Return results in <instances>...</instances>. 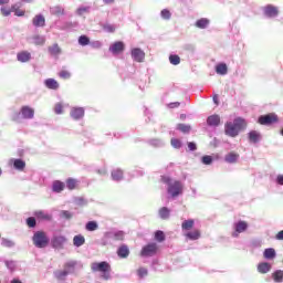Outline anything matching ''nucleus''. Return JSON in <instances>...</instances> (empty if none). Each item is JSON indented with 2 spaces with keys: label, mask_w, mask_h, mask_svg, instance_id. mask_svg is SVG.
Listing matches in <instances>:
<instances>
[{
  "label": "nucleus",
  "mask_w": 283,
  "mask_h": 283,
  "mask_svg": "<svg viewBox=\"0 0 283 283\" xmlns=\"http://www.w3.org/2000/svg\"><path fill=\"white\" fill-rule=\"evenodd\" d=\"M117 255L122 259L129 258V247L122 244L117 250Z\"/></svg>",
  "instance_id": "16"
},
{
  "label": "nucleus",
  "mask_w": 283,
  "mask_h": 283,
  "mask_svg": "<svg viewBox=\"0 0 283 283\" xmlns=\"http://www.w3.org/2000/svg\"><path fill=\"white\" fill-rule=\"evenodd\" d=\"M113 238L116 242H123V240H125V232L117 231L114 233Z\"/></svg>",
  "instance_id": "40"
},
{
  "label": "nucleus",
  "mask_w": 283,
  "mask_h": 283,
  "mask_svg": "<svg viewBox=\"0 0 283 283\" xmlns=\"http://www.w3.org/2000/svg\"><path fill=\"white\" fill-rule=\"evenodd\" d=\"M209 25V19L207 18H201L197 20L196 22V28H199L200 30H205Z\"/></svg>",
  "instance_id": "28"
},
{
  "label": "nucleus",
  "mask_w": 283,
  "mask_h": 283,
  "mask_svg": "<svg viewBox=\"0 0 283 283\" xmlns=\"http://www.w3.org/2000/svg\"><path fill=\"white\" fill-rule=\"evenodd\" d=\"M73 244L74 247H83L85 244V237L82 234H77L73 238Z\"/></svg>",
  "instance_id": "25"
},
{
  "label": "nucleus",
  "mask_w": 283,
  "mask_h": 283,
  "mask_svg": "<svg viewBox=\"0 0 283 283\" xmlns=\"http://www.w3.org/2000/svg\"><path fill=\"white\" fill-rule=\"evenodd\" d=\"M64 12L65 10L59 6L51 8V13L54 14L55 17H61L64 14Z\"/></svg>",
  "instance_id": "35"
},
{
  "label": "nucleus",
  "mask_w": 283,
  "mask_h": 283,
  "mask_svg": "<svg viewBox=\"0 0 283 283\" xmlns=\"http://www.w3.org/2000/svg\"><path fill=\"white\" fill-rule=\"evenodd\" d=\"M137 275H138V277H147V275H148L147 269L146 268H139L137 270Z\"/></svg>",
  "instance_id": "47"
},
{
  "label": "nucleus",
  "mask_w": 283,
  "mask_h": 283,
  "mask_svg": "<svg viewBox=\"0 0 283 283\" xmlns=\"http://www.w3.org/2000/svg\"><path fill=\"white\" fill-rule=\"evenodd\" d=\"M155 240L157 242H165V232H163L161 230H158L155 232Z\"/></svg>",
  "instance_id": "41"
},
{
  "label": "nucleus",
  "mask_w": 283,
  "mask_h": 283,
  "mask_svg": "<svg viewBox=\"0 0 283 283\" xmlns=\"http://www.w3.org/2000/svg\"><path fill=\"white\" fill-rule=\"evenodd\" d=\"M201 163L203 165H211V163H213V157L206 155L201 158Z\"/></svg>",
  "instance_id": "48"
},
{
  "label": "nucleus",
  "mask_w": 283,
  "mask_h": 283,
  "mask_svg": "<svg viewBox=\"0 0 283 283\" xmlns=\"http://www.w3.org/2000/svg\"><path fill=\"white\" fill-rule=\"evenodd\" d=\"M207 123L210 127H218V125H220V115L209 116Z\"/></svg>",
  "instance_id": "17"
},
{
  "label": "nucleus",
  "mask_w": 283,
  "mask_h": 283,
  "mask_svg": "<svg viewBox=\"0 0 283 283\" xmlns=\"http://www.w3.org/2000/svg\"><path fill=\"white\" fill-rule=\"evenodd\" d=\"M274 282H283V271L277 270L272 274Z\"/></svg>",
  "instance_id": "36"
},
{
  "label": "nucleus",
  "mask_w": 283,
  "mask_h": 283,
  "mask_svg": "<svg viewBox=\"0 0 283 283\" xmlns=\"http://www.w3.org/2000/svg\"><path fill=\"white\" fill-rule=\"evenodd\" d=\"M188 149H189V151H196V149H198V146H196V143L189 142Z\"/></svg>",
  "instance_id": "57"
},
{
  "label": "nucleus",
  "mask_w": 283,
  "mask_h": 283,
  "mask_svg": "<svg viewBox=\"0 0 283 283\" xmlns=\"http://www.w3.org/2000/svg\"><path fill=\"white\" fill-rule=\"evenodd\" d=\"M32 59V53L29 51H20L17 53V60L20 63H28Z\"/></svg>",
  "instance_id": "13"
},
{
  "label": "nucleus",
  "mask_w": 283,
  "mask_h": 283,
  "mask_svg": "<svg viewBox=\"0 0 283 283\" xmlns=\"http://www.w3.org/2000/svg\"><path fill=\"white\" fill-rule=\"evenodd\" d=\"M161 17L163 19L169 20L171 19V12L167 9L161 10Z\"/></svg>",
  "instance_id": "53"
},
{
  "label": "nucleus",
  "mask_w": 283,
  "mask_h": 283,
  "mask_svg": "<svg viewBox=\"0 0 283 283\" xmlns=\"http://www.w3.org/2000/svg\"><path fill=\"white\" fill-rule=\"evenodd\" d=\"M249 140L250 143H259L260 142V133L255 130H251L249 133Z\"/></svg>",
  "instance_id": "33"
},
{
  "label": "nucleus",
  "mask_w": 283,
  "mask_h": 283,
  "mask_svg": "<svg viewBox=\"0 0 283 283\" xmlns=\"http://www.w3.org/2000/svg\"><path fill=\"white\" fill-rule=\"evenodd\" d=\"M91 271L93 273H102L103 280H111L112 277V265L107 261L93 262L91 264Z\"/></svg>",
  "instance_id": "3"
},
{
  "label": "nucleus",
  "mask_w": 283,
  "mask_h": 283,
  "mask_svg": "<svg viewBox=\"0 0 283 283\" xmlns=\"http://www.w3.org/2000/svg\"><path fill=\"white\" fill-rule=\"evenodd\" d=\"M11 11L14 12L15 17H25V11L19 9V7H17V6H13L11 8Z\"/></svg>",
  "instance_id": "43"
},
{
  "label": "nucleus",
  "mask_w": 283,
  "mask_h": 283,
  "mask_svg": "<svg viewBox=\"0 0 283 283\" xmlns=\"http://www.w3.org/2000/svg\"><path fill=\"white\" fill-rule=\"evenodd\" d=\"M193 224H196V221L193 219L185 220L181 223V229L182 231H191V229H193Z\"/></svg>",
  "instance_id": "19"
},
{
  "label": "nucleus",
  "mask_w": 283,
  "mask_h": 283,
  "mask_svg": "<svg viewBox=\"0 0 283 283\" xmlns=\"http://www.w3.org/2000/svg\"><path fill=\"white\" fill-rule=\"evenodd\" d=\"M156 253H158V244L157 243H148L142 249L140 256L142 258H153V255H156Z\"/></svg>",
  "instance_id": "5"
},
{
  "label": "nucleus",
  "mask_w": 283,
  "mask_h": 283,
  "mask_svg": "<svg viewBox=\"0 0 283 283\" xmlns=\"http://www.w3.org/2000/svg\"><path fill=\"white\" fill-rule=\"evenodd\" d=\"M62 218H65L66 220H72V212L64 210L61 212Z\"/></svg>",
  "instance_id": "55"
},
{
  "label": "nucleus",
  "mask_w": 283,
  "mask_h": 283,
  "mask_svg": "<svg viewBox=\"0 0 283 283\" xmlns=\"http://www.w3.org/2000/svg\"><path fill=\"white\" fill-rule=\"evenodd\" d=\"M32 242L36 249H45L50 244V238L43 231H36L32 237Z\"/></svg>",
  "instance_id": "4"
},
{
  "label": "nucleus",
  "mask_w": 283,
  "mask_h": 283,
  "mask_svg": "<svg viewBox=\"0 0 283 283\" xmlns=\"http://www.w3.org/2000/svg\"><path fill=\"white\" fill-rule=\"evenodd\" d=\"M20 114H22L23 118L32 119L34 118V108L30 106H22L20 109Z\"/></svg>",
  "instance_id": "14"
},
{
  "label": "nucleus",
  "mask_w": 283,
  "mask_h": 283,
  "mask_svg": "<svg viewBox=\"0 0 283 283\" xmlns=\"http://www.w3.org/2000/svg\"><path fill=\"white\" fill-rule=\"evenodd\" d=\"M65 242H67V238L64 235H55L53 237L51 244L53 249H63V247H65Z\"/></svg>",
  "instance_id": "7"
},
{
  "label": "nucleus",
  "mask_w": 283,
  "mask_h": 283,
  "mask_svg": "<svg viewBox=\"0 0 283 283\" xmlns=\"http://www.w3.org/2000/svg\"><path fill=\"white\" fill-rule=\"evenodd\" d=\"M249 229V223L247 221H239L235 223V232L232 234L233 238H238V233H244Z\"/></svg>",
  "instance_id": "12"
},
{
  "label": "nucleus",
  "mask_w": 283,
  "mask_h": 283,
  "mask_svg": "<svg viewBox=\"0 0 283 283\" xmlns=\"http://www.w3.org/2000/svg\"><path fill=\"white\" fill-rule=\"evenodd\" d=\"M169 62L171 63V65H180V56L170 55L169 56Z\"/></svg>",
  "instance_id": "46"
},
{
  "label": "nucleus",
  "mask_w": 283,
  "mask_h": 283,
  "mask_svg": "<svg viewBox=\"0 0 283 283\" xmlns=\"http://www.w3.org/2000/svg\"><path fill=\"white\" fill-rule=\"evenodd\" d=\"M98 229V223L96 221H90L86 223V231H96Z\"/></svg>",
  "instance_id": "42"
},
{
  "label": "nucleus",
  "mask_w": 283,
  "mask_h": 283,
  "mask_svg": "<svg viewBox=\"0 0 283 283\" xmlns=\"http://www.w3.org/2000/svg\"><path fill=\"white\" fill-rule=\"evenodd\" d=\"M109 52H112V54H120L125 52V43L122 41L114 42L109 46Z\"/></svg>",
  "instance_id": "8"
},
{
  "label": "nucleus",
  "mask_w": 283,
  "mask_h": 283,
  "mask_svg": "<svg viewBox=\"0 0 283 283\" xmlns=\"http://www.w3.org/2000/svg\"><path fill=\"white\" fill-rule=\"evenodd\" d=\"M170 143L172 147H175V149H180V147H182V143L180 142V139L172 138Z\"/></svg>",
  "instance_id": "51"
},
{
  "label": "nucleus",
  "mask_w": 283,
  "mask_h": 283,
  "mask_svg": "<svg viewBox=\"0 0 283 283\" xmlns=\"http://www.w3.org/2000/svg\"><path fill=\"white\" fill-rule=\"evenodd\" d=\"M276 182H277V185L283 186V175H279V176L276 177Z\"/></svg>",
  "instance_id": "61"
},
{
  "label": "nucleus",
  "mask_w": 283,
  "mask_h": 283,
  "mask_svg": "<svg viewBox=\"0 0 283 283\" xmlns=\"http://www.w3.org/2000/svg\"><path fill=\"white\" fill-rule=\"evenodd\" d=\"M240 158V155L237 154V153H229L228 155H226V163H230V164H233V163H238V159Z\"/></svg>",
  "instance_id": "21"
},
{
  "label": "nucleus",
  "mask_w": 283,
  "mask_h": 283,
  "mask_svg": "<svg viewBox=\"0 0 283 283\" xmlns=\"http://www.w3.org/2000/svg\"><path fill=\"white\" fill-rule=\"evenodd\" d=\"M277 115L271 113L268 115H262L259 117L260 125H273V123H277Z\"/></svg>",
  "instance_id": "6"
},
{
  "label": "nucleus",
  "mask_w": 283,
  "mask_h": 283,
  "mask_svg": "<svg viewBox=\"0 0 283 283\" xmlns=\"http://www.w3.org/2000/svg\"><path fill=\"white\" fill-rule=\"evenodd\" d=\"M170 213L171 211L167 207H163L159 209V218H161V220H168Z\"/></svg>",
  "instance_id": "26"
},
{
  "label": "nucleus",
  "mask_w": 283,
  "mask_h": 283,
  "mask_svg": "<svg viewBox=\"0 0 283 283\" xmlns=\"http://www.w3.org/2000/svg\"><path fill=\"white\" fill-rule=\"evenodd\" d=\"M264 14L265 17H270V18L277 17V14H280V10L277 9V7L273 4H268L264 8Z\"/></svg>",
  "instance_id": "10"
},
{
  "label": "nucleus",
  "mask_w": 283,
  "mask_h": 283,
  "mask_svg": "<svg viewBox=\"0 0 283 283\" xmlns=\"http://www.w3.org/2000/svg\"><path fill=\"white\" fill-rule=\"evenodd\" d=\"M75 266H76V262L74 261L67 262L64 264V271H70L71 273L72 271H74Z\"/></svg>",
  "instance_id": "44"
},
{
  "label": "nucleus",
  "mask_w": 283,
  "mask_h": 283,
  "mask_svg": "<svg viewBox=\"0 0 283 283\" xmlns=\"http://www.w3.org/2000/svg\"><path fill=\"white\" fill-rule=\"evenodd\" d=\"M258 271L262 274L269 273V271H271V264H269L268 262L260 263L258 265Z\"/></svg>",
  "instance_id": "23"
},
{
  "label": "nucleus",
  "mask_w": 283,
  "mask_h": 283,
  "mask_svg": "<svg viewBox=\"0 0 283 283\" xmlns=\"http://www.w3.org/2000/svg\"><path fill=\"white\" fill-rule=\"evenodd\" d=\"M32 23L35 28H44L45 27V17L38 14L33 18Z\"/></svg>",
  "instance_id": "15"
},
{
  "label": "nucleus",
  "mask_w": 283,
  "mask_h": 283,
  "mask_svg": "<svg viewBox=\"0 0 283 283\" xmlns=\"http://www.w3.org/2000/svg\"><path fill=\"white\" fill-rule=\"evenodd\" d=\"M44 85L48 90H59V82L54 78L45 80Z\"/></svg>",
  "instance_id": "18"
},
{
  "label": "nucleus",
  "mask_w": 283,
  "mask_h": 283,
  "mask_svg": "<svg viewBox=\"0 0 283 283\" xmlns=\"http://www.w3.org/2000/svg\"><path fill=\"white\" fill-rule=\"evenodd\" d=\"M85 116V109L83 107H75L71 109V118L74 120H81Z\"/></svg>",
  "instance_id": "11"
},
{
  "label": "nucleus",
  "mask_w": 283,
  "mask_h": 283,
  "mask_svg": "<svg viewBox=\"0 0 283 283\" xmlns=\"http://www.w3.org/2000/svg\"><path fill=\"white\" fill-rule=\"evenodd\" d=\"M130 54L132 59L137 63H143V61H145V52L138 48L133 49Z\"/></svg>",
  "instance_id": "9"
},
{
  "label": "nucleus",
  "mask_w": 283,
  "mask_h": 283,
  "mask_svg": "<svg viewBox=\"0 0 283 283\" xmlns=\"http://www.w3.org/2000/svg\"><path fill=\"white\" fill-rule=\"evenodd\" d=\"M185 235L186 238H188V240H200L201 233H200V230L195 229L190 232H187Z\"/></svg>",
  "instance_id": "20"
},
{
  "label": "nucleus",
  "mask_w": 283,
  "mask_h": 283,
  "mask_svg": "<svg viewBox=\"0 0 283 283\" xmlns=\"http://www.w3.org/2000/svg\"><path fill=\"white\" fill-rule=\"evenodd\" d=\"M11 12L12 11L10 9L1 8L2 17H10Z\"/></svg>",
  "instance_id": "58"
},
{
  "label": "nucleus",
  "mask_w": 283,
  "mask_h": 283,
  "mask_svg": "<svg viewBox=\"0 0 283 283\" xmlns=\"http://www.w3.org/2000/svg\"><path fill=\"white\" fill-rule=\"evenodd\" d=\"M247 127V122L242 119V117L235 118L233 123L229 122L224 126V132L227 136H230L231 138H235L238 134H240V130L244 129Z\"/></svg>",
  "instance_id": "1"
},
{
  "label": "nucleus",
  "mask_w": 283,
  "mask_h": 283,
  "mask_svg": "<svg viewBox=\"0 0 283 283\" xmlns=\"http://www.w3.org/2000/svg\"><path fill=\"white\" fill-rule=\"evenodd\" d=\"M54 113L55 114H63V104H61V103L55 104Z\"/></svg>",
  "instance_id": "54"
},
{
  "label": "nucleus",
  "mask_w": 283,
  "mask_h": 283,
  "mask_svg": "<svg viewBox=\"0 0 283 283\" xmlns=\"http://www.w3.org/2000/svg\"><path fill=\"white\" fill-rule=\"evenodd\" d=\"M217 74H221V76H224L227 72H229V69L227 67V64L220 63L216 66Z\"/></svg>",
  "instance_id": "27"
},
{
  "label": "nucleus",
  "mask_w": 283,
  "mask_h": 283,
  "mask_svg": "<svg viewBox=\"0 0 283 283\" xmlns=\"http://www.w3.org/2000/svg\"><path fill=\"white\" fill-rule=\"evenodd\" d=\"M33 43L34 45H44L45 44V38L41 35H34L33 36Z\"/></svg>",
  "instance_id": "39"
},
{
  "label": "nucleus",
  "mask_w": 283,
  "mask_h": 283,
  "mask_svg": "<svg viewBox=\"0 0 283 283\" xmlns=\"http://www.w3.org/2000/svg\"><path fill=\"white\" fill-rule=\"evenodd\" d=\"M161 182L168 185L167 191L172 198H178L182 193V182L178 180H171V177L163 176Z\"/></svg>",
  "instance_id": "2"
},
{
  "label": "nucleus",
  "mask_w": 283,
  "mask_h": 283,
  "mask_svg": "<svg viewBox=\"0 0 283 283\" xmlns=\"http://www.w3.org/2000/svg\"><path fill=\"white\" fill-rule=\"evenodd\" d=\"M113 180H123V170L116 169L112 171Z\"/></svg>",
  "instance_id": "37"
},
{
  "label": "nucleus",
  "mask_w": 283,
  "mask_h": 283,
  "mask_svg": "<svg viewBox=\"0 0 283 283\" xmlns=\"http://www.w3.org/2000/svg\"><path fill=\"white\" fill-rule=\"evenodd\" d=\"M168 107L170 109H176V107H180V103L179 102H172L168 104Z\"/></svg>",
  "instance_id": "60"
},
{
  "label": "nucleus",
  "mask_w": 283,
  "mask_h": 283,
  "mask_svg": "<svg viewBox=\"0 0 283 283\" xmlns=\"http://www.w3.org/2000/svg\"><path fill=\"white\" fill-rule=\"evenodd\" d=\"M63 189H65V184L60 181V180H56L53 182V191L55 193H61V191H63Z\"/></svg>",
  "instance_id": "24"
},
{
  "label": "nucleus",
  "mask_w": 283,
  "mask_h": 283,
  "mask_svg": "<svg viewBox=\"0 0 283 283\" xmlns=\"http://www.w3.org/2000/svg\"><path fill=\"white\" fill-rule=\"evenodd\" d=\"M54 275H55L56 280L63 281V280H65V277H67V275H70V271L69 270H57L54 272Z\"/></svg>",
  "instance_id": "22"
},
{
  "label": "nucleus",
  "mask_w": 283,
  "mask_h": 283,
  "mask_svg": "<svg viewBox=\"0 0 283 283\" xmlns=\"http://www.w3.org/2000/svg\"><path fill=\"white\" fill-rule=\"evenodd\" d=\"M104 30H106V32H116V28L112 24L105 25Z\"/></svg>",
  "instance_id": "59"
},
{
  "label": "nucleus",
  "mask_w": 283,
  "mask_h": 283,
  "mask_svg": "<svg viewBox=\"0 0 283 283\" xmlns=\"http://www.w3.org/2000/svg\"><path fill=\"white\" fill-rule=\"evenodd\" d=\"M2 247H14V243L8 239H2Z\"/></svg>",
  "instance_id": "56"
},
{
  "label": "nucleus",
  "mask_w": 283,
  "mask_h": 283,
  "mask_svg": "<svg viewBox=\"0 0 283 283\" xmlns=\"http://www.w3.org/2000/svg\"><path fill=\"white\" fill-rule=\"evenodd\" d=\"M213 103H216L217 105L220 104V102H218V95H214V96H213Z\"/></svg>",
  "instance_id": "63"
},
{
  "label": "nucleus",
  "mask_w": 283,
  "mask_h": 283,
  "mask_svg": "<svg viewBox=\"0 0 283 283\" xmlns=\"http://www.w3.org/2000/svg\"><path fill=\"white\" fill-rule=\"evenodd\" d=\"M13 167L18 169V171H23V169H25V161H23V159H15L13 160Z\"/></svg>",
  "instance_id": "30"
},
{
  "label": "nucleus",
  "mask_w": 283,
  "mask_h": 283,
  "mask_svg": "<svg viewBox=\"0 0 283 283\" xmlns=\"http://www.w3.org/2000/svg\"><path fill=\"white\" fill-rule=\"evenodd\" d=\"M11 120H13V123H21V113L19 112L13 113Z\"/></svg>",
  "instance_id": "52"
},
{
  "label": "nucleus",
  "mask_w": 283,
  "mask_h": 283,
  "mask_svg": "<svg viewBox=\"0 0 283 283\" xmlns=\"http://www.w3.org/2000/svg\"><path fill=\"white\" fill-rule=\"evenodd\" d=\"M27 224L28 227H30V229H34V227H36V219H34L33 217L28 218Z\"/></svg>",
  "instance_id": "50"
},
{
  "label": "nucleus",
  "mask_w": 283,
  "mask_h": 283,
  "mask_svg": "<svg viewBox=\"0 0 283 283\" xmlns=\"http://www.w3.org/2000/svg\"><path fill=\"white\" fill-rule=\"evenodd\" d=\"M60 78H63L64 81H67L72 76V74L69 73V71L62 70L59 73Z\"/></svg>",
  "instance_id": "49"
},
{
  "label": "nucleus",
  "mask_w": 283,
  "mask_h": 283,
  "mask_svg": "<svg viewBox=\"0 0 283 283\" xmlns=\"http://www.w3.org/2000/svg\"><path fill=\"white\" fill-rule=\"evenodd\" d=\"M276 240H283V230L279 231L275 235Z\"/></svg>",
  "instance_id": "62"
},
{
  "label": "nucleus",
  "mask_w": 283,
  "mask_h": 283,
  "mask_svg": "<svg viewBox=\"0 0 283 283\" xmlns=\"http://www.w3.org/2000/svg\"><path fill=\"white\" fill-rule=\"evenodd\" d=\"M177 129H179V132H182V134H189V132H191V126L186 124H178Z\"/></svg>",
  "instance_id": "38"
},
{
  "label": "nucleus",
  "mask_w": 283,
  "mask_h": 283,
  "mask_svg": "<svg viewBox=\"0 0 283 283\" xmlns=\"http://www.w3.org/2000/svg\"><path fill=\"white\" fill-rule=\"evenodd\" d=\"M35 217L38 220H52V216L45 213L43 210L36 211Z\"/></svg>",
  "instance_id": "31"
},
{
  "label": "nucleus",
  "mask_w": 283,
  "mask_h": 283,
  "mask_svg": "<svg viewBox=\"0 0 283 283\" xmlns=\"http://www.w3.org/2000/svg\"><path fill=\"white\" fill-rule=\"evenodd\" d=\"M78 43L80 45H83V46L90 45V39L87 38V35H81L78 38Z\"/></svg>",
  "instance_id": "45"
},
{
  "label": "nucleus",
  "mask_w": 283,
  "mask_h": 283,
  "mask_svg": "<svg viewBox=\"0 0 283 283\" xmlns=\"http://www.w3.org/2000/svg\"><path fill=\"white\" fill-rule=\"evenodd\" d=\"M11 283H22L20 280L13 279Z\"/></svg>",
  "instance_id": "64"
},
{
  "label": "nucleus",
  "mask_w": 283,
  "mask_h": 283,
  "mask_svg": "<svg viewBox=\"0 0 283 283\" xmlns=\"http://www.w3.org/2000/svg\"><path fill=\"white\" fill-rule=\"evenodd\" d=\"M263 255L265 260H273V258H275V249L273 248L265 249Z\"/></svg>",
  "instance_id": "34"
},
{
  "label": "nucleus",
  "mask_w": 283,
  "mask_h": 283,
  "mask_svg": "<svg viewBox=\"0 0 283 283\" xmlns=\"http://www.w3.org/2000/svg\"><path fill=\"white\" fill-rule=\"evenodd\" d=\"M77 185H78V181L76 179L69 178L66 180V187H67V189H70V191H74V189H76Z\"/></svg>",
  "instance_id": "32"
},
{
  "label": "nucleus",
  "mask_w": 283,
  "mask_h": 283,
  "mask_svg": "<svg viewBox=\"0 0 283 283\" xmlns=\"http://www.w3.org/2000/svg\"><path fill=\"white\" fill-rule=\"evenodd\" d=\"M49 52L51 56H59V54H61V46L55 43L52 46H49Z\"/></svg>",
  "instance_id": "29"
}]
</instances>
